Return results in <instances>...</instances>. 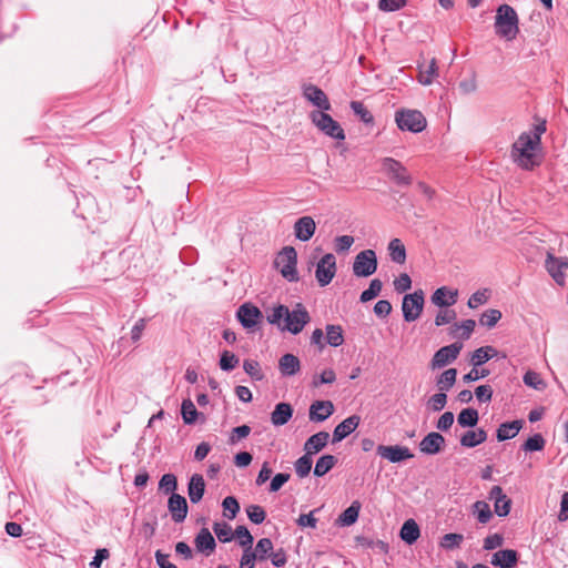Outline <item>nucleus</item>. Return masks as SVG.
<instances>
[{
  "label": "nucleus",
  "mask_w": 568,
  "mask_h": 568,
  "mask_svg": "<svg viewBox=\"0 0 568 568\" xmlns=\"http://www.w3.org/2000/svg\"><path fill=\"white\" fill-rule=\"evenodd\" d=\"M540 138L531 135V132H523L513 143L510 158L523 170H534L541 163Z\"/></svg>",
  "instance_id": "nucleus-1"
},
{
  "label": "nucleus",
  "mask_w": 568,
  "mask_h": 568,
  "mask_svg": "<svg viewBox=\"0 0 568 568\" xmlns=\"http://www.w3.org/2000/svg\"><path fill=\"white\" fill-rule=\"evenodd\" d=\"M519 19L516 10L509 4H500L496 10L495 29L499 36H516L519 32Z\"/></svg>",
  "instance_id": "nucleus-2"
},
{
  "label": "nucleus",
  "mask_w": 568,
  "mask_h": 568,
  "mask_svg": "<svg viewBox=\"0 0 568 568\" xmlns=\"http://www.w3.org/2000/svg\"><path fill=\"white\" fill-rule=\"evenodd\" d=\"M297 253L293 246H285L277 254L274 266L282 276L288 282H297L298 273H297Z\"/></svg>",
  "instance_id": "nucleus-3"
},
{
  "label": "nucleus",
  "mask_w": 568,
  "mask_h": 568,
  "mask_svg": "<svg viewBox=\"0 0 568 568\" xmlns=\"http://www.w3.org/2000/svg\"><path fill=\"white\" fill-rule=\"evenodd\" d=\"M395 122L399 130L419 133L427 126V120L418 110L400 109L395 112Z\"/></svg>",
  "instance_id": "nucleus-4"
},
{
  "label": "nucleus",
  "mask_w": 568,
  "mask_h": 568,
  "mask_svg": "<svg viewBox=\"0 0 568 568\" xmlns=\"http://www.w3.org/2000/svg\"><path fill=\"white\" fill-rule=\"evenodd\" d=\"M311 119L314 125L327 136L335 140L345 139V132L341 124L325 111H312Z\"/></svg>",
  "instance_id": "nucleus-5"
},
{
  "label": "nucleus",
  "mask_w": 568,
  "mask_h": 568,
  "mask_svg": "<svg viewBox=\"0 0 568 568\" xmlns=\"http://www.w3.org/2000/svg\"><path fill=\"white\" fill-rule=\"evenodd\" d=\"M425 304V294L423 290L406 294L403 297L402 311L405 322H415L423 313Z\"/></svg>",
  "instance_id": "nucleus-6"
},
{
  "label": "nucleus",
  "mask_w": 568,
  "mask_h": 568,
  "mask_svg": "<svg viewBox=\"0 0 568 568\" xmlns=\"http://www.w3.org/2000/svg\"><path fill=\"white\" fill-rule=\"evenodd\" d=\"M377 256L374 250L359 252L353 262V273L357 277H368L377 270Z\"/></svg>",
  "instance_id": "nucleus-7"
},
{
  "label": "nucleus",
  "mask_w": 568,
  "mask_h": 568,
  "mask_svg": "<svg viewBox=\"0 0 568 568\" xmlns=\"http://www.w3.org/2000/svg\"><path fill=\"white\" fill-rule=\"evenodd\" d=\"M382 168L384 173L397 185L408 186L413 180L407 169L393 158L382 159Z\"/></svg>",
  "instance_id": "nucleus-8"
},
{
  "label": "nucleus",
  "mask_w": 568,
  "mask_h": 568,
  "mask_svg": "<svg viewBox=\"0 0 568 568\" xmlns=\"http://www.w3.org/2000/svg\"><path fill=\"white\" fill-rule=\"evenodd\" d=\"M310 321L311 317L307 310L302 304H297L293 311L288 310V315H285L282 331H288L296 335L303 331Z\"/></svg>",
  "instance_id": "nucleus-9"
},
{
  "label": "nucleus",
  "mask_w": 568,
  "mask_h": 568,
  "mask_svg": "<svg viewBox=\"0 0 568 568\" xmlns=\"http://www.w3.org/2000/svg\"><path fill=\"white\" fill-rule=\"evenodd\" d=\"M463 349V343L455 342L450 345L440 347L433 356L430 361L432 369L445 367L453 363Z\"/></svg>",
  "instance_id": "nucleus-10"
},
{
  "label": "nucleus",
  "mask_w": 568,
  "mask_h": 568,
  "mask_svg": "<svg viewBox=\"0 0 568 568\" xmlns=\"http://www.w3.org/2000/svg\"><path fill=\"white\" fill-rule=\"evenodd\" d=\"M336 274V257L326 253L317 263L315 277L321 286L328 285Z\"/></svg>",
  "instance_id": "nucleus-11"
},
{
  "label": "nucleus",
  "mask_w": 568,
  "mask_h": 568,
  "mask_svg": "<svg viewBox=\"0 0 568 568\" xmlns=\"http://www.w3.org/2000/svg\"><path fill=\"white\" fill-rule=\"evenodd\" d=\"M236 317L244 328L251 329L262 321L263 314L255 305L244 303L237 308Z\"/></svg>",
  "instance_id": "nucleus-12"
},
{
  "label": "nucleus",
  "mask_w": 568,
  "mask_h": 568,
  "mask_svg": "<svg viewBox=\"0 0 568 568\" xmlns=\"http://www.w3.org/2000/svg\"><path fill=\"white\" fill-rule=\"evenodd\" d=\"M377 454L382 457L387 459L390 463H400L406 459H410L414 457V455L410 453L409 448L406 446H386V445H378L377 446Z\"/></svg>",
  "instance_id": "nucleus-13"
},
{
  "label": "nucleus",
  "mask_w": 568,
  "mask_h": 568,
  "mask_svg": "<svg viewBox=\"0 0 568 568\" xmlns=\"http://www.w3.org/2000/svg\"><path fill=\"white\" fill-rule=\"evenodd\" d=\"M303 95L307 101L317 106L320 109L318 111L331 110V103L328 101L327 95L318 87L314 84H304Z\"/></svg>",
  "instance_id": "nucleus-14"
},
{
  "label": "nucleus",
  "mask_w": 568,
  "mask_h": 568,
  "mask_svg": "<svg viewBox=\"0 0 568 568\" xmlns=\"http://www.w3.org/2000/svg\"><path fill=\"white\" fill-rule=\"evenodd\" d=\"M488 498L494 500V509L497 516L506 517L510 513L511 499L504 494L500 486H494Z\"/></svg>",
  "instance_id": "nucleus-15"
},
{
  "label": "nucleus",
  "mask_w": 568,
  "mask_h": 568,
  "mask_svg": "<svg viewBox=\"0 0 568 568\" xmlns=\"http://www.w3.org/2000/svg\"><path fill=\"white\" fill-rule=\"evenodd\" d=\"M546 268L557 284H559V285L565 284V280H566L565 273H566V271H568V261L567 260H565V261L559 260L548 253L547 260H546Z\"/></svg>",
  "instance_id": "nucleus-16"
},
{
  "label": "nucleus",
  "mask_w": 568,
  "mask_h": 568,
  "mask_svg": "<svg viewBox=\"0 0 568 568\" xmlns=\"http://www.w3.org/2000/svg\"><path fill=\"white\" fill-rule=\"evenodd\" d=\"M445 445V437L438 432L428 433L419 443V450L427 455L440 453Z\"/></svg>",
  "instance_id": "nucleus-17"
},
{
  "label": "nucleus",
  "mask_w": 568,
  "mask_h": 568,
  "mask_svg": "<svg viewBox=\"0 0 568 568\" xmlns=\"http://www.w3.org/2000/svg\"><path fill=\"white\" fill-rule=\"evenodd\" d=\"M334 413V405L331 400H315L308 409L311 422L321 423L326 420Z\"/></svg>",
  "instance_id": "nucleus-18"
},
{
  "label": "nucleus",
  "mask_w": 568,
  "mask_h": 568,
  "mask_svg": "<svg viewBox=\"0 0 568 568\" xmlns=\"http://www.w3.org/2000/svg\"><path fill=\"white\" fill-rule=\"evenodd\" d=\"M316 231V223L312 216L305 215L294 223L295 237L302 242L310 241Z\"/></svg>",
  "instance_id": "nucleus-19"
},
{
  "label": "nucleus",
  "mask_w": 568,
  "mask_h": 568,
  "mask_svg": "<svg viewBox=\"0 0 568 568\" xmlns=\"http://www.w3.org/2000/svg\"><path fill=\"white\" fill-rule=\"evenodd\" d=\"M168 509L175 523H182L187 516V501L183 496L172 494L168 501Z\"/></svg>",
  "instance_id": "nucleus-20"
},
{
  "label": "nucleus",
  "mask_w": 568,
  "mask_h": 568,
  "mask_svg": "<svg viewBox=\"0 0 568 568\" xmlns=\"http://www.w3.org/2000/svg\"><path fill=\"white\" fill-rule=\"evenodd\" d=\"M361 417L358 415H352L339 423L333 432V444L338 443L351 435L359 425Z\"/></svg>",
  "instance_id": "nucleus-21"
},
{
  "label": "nucleus",
  "mask_w": 568,
  "mask_h": 568,
  "mask_svg": "<svg viewBox=\"0 0 568 568\" xmlns=\"http://www.w3.org/2000/svg\"><path fill=\"white\" fill-rule=\"evenodd\" d=\"M519 560V555L514 549H500L493 554L490 564L499 568H514Z\"/></svg>",
  "instance_id": "nucleus-22"
},
{
  "label": "nucleus",
  "mask_w": 568,
  "mask_h": 568,
  "mask_svg": "<svg viewBox=\"0 0 568 568\" xmlns=\"http://www.w3.org/2000/svg\"><path fill=\"white\" fill-rule=\"evenodd\" d=\"M457 297V290H450L447 286H442L433 293L430 301L438 307H449L456 304Z\"/></svg>",
  "instance_id": "nucleus-23"
},
{
  "label": "nucleus",
  "mask_w": 568,
  "mask_h": 568,
  "mask_svg": "<svg viewBox=\"0 0 568 568\" xmlns=\"http://www.w3.org/2000/svg\"><path fill=\"white\" fill-rule=\"evenodd\" d=\"M293 407L288 403H278L271 413V423L278 427L288 423L293 416Z\"/></svg>",
  "instance_id": "nucleus-24"
},
{
  "label": "nucleus",
  "mask_w": 568,
  "mask_h": 568,
  "mask_svg": "<svg viewBox=\"0 0 568 568\" xmlns=\"http://www.w3.org/2000/svg\"><path fill=\"white\" fill-rule=\"evenodd\" d=\"M205 491V481L202 475L194 474L191 476L187 485V494L192 504H197Z\"/></svg>",
  "instance_id": "nucleus-25"
},
{
  "label": "nucleus",
  "mask_w": 568,
  "mask_h": 568,
  "mask_svg": "<svg viewBox=\"0 0 568 568\" xmlns=\"http://www.w3.org/2000/svg\"><path fill=\"white\" fill-rule=\"evenodd\" d=\"M329 434L327 432H318L312 435L304 444V450L308 455L321 452L328 443Z\"/></svg>",
  "instance_id": "nucleus-26"
},
{
  "label": "nucleus",
  "mask_w": 568,
  "mask_h": 568,
  "mask_svg": "<svg viewBox=\"0 0 568 568\" xmlns=\"http://www.w3.org/2000/svg\"><path fill=\"white\" fill-rule=\"evenodd\" d=\"M278 369L283 376H293L301 369V362L293 354H284L278 361Z\"/></svg>",
  "instance_id": "nucleus-27"
},
{
  "label": "nucleus",
  "mask_w": 568,
  "mask_h": 568,
  "mask_svg": "<svg viewBox=\"0 0 568 568\" xmlns=\"http://www.w3.org/2000/svg\"><path fill=\"white\" fill-rule=\"evenodd\" d=\"M195 547L197 551L210 555L214 551L216 542L207 528H202L195 537Z\"/></svg>",
  "instance_id": "nucleus-28"
},
{
  "label": "nucleus",
  "mask_w": 568,
  "mask_h": 568,
  "mask_svg": "<svg viewBox=\"0 0 568 568\" xmlns=\"http://www.w3.org/2000/svg\"><path fill=\"white\" fill-rule=\"evenodd\" d=\"M362 504L358 500H354L348 508H346L336 519L338 526H352L354 525L359 515Z\"/></svg>",
  "instance_id": "nucleus-29"
},
{
  "label": "nucleus",
  "mask_w": 568,
  "mask_h": 568,
  "mask_svg": "<svg viewBox=\"0 0 568 568\" xmlns=\"http://www.w3.org/2000/svg\"><path fill=\"white\" fill-rule=\"evenodd\" d=\"M420 536V529L414 519H407L399 531V537L407 545H413L417 541Z\"/></svg>",
  "instance_id": "nucleus-30"
},
{
  "label": "nucleus",
  "mask_w": 568,
  "mask_h": 568,
  "mask_svg": "<svg viewBox=\"0 0 568 568\" xmlns=\"http://www.w3.org/2000/svg\"><path fill=\"white\" fill-rule=\"evenodd\" d=\"M487 432L483 428H477L476 430H467L460 437V445L466 448H474L481 443L486 442Z\"/></svg>",
  "instance_id": "nucleus-31"
},
{
  "label": "nucleus",
  "mask_w": 568,
  "mask_h": 568,
  "mask_svg": "<svg viewBox=\"0 0 568 568\" xmlns=\"http://www.w3.org/2000/svg\"><path fill=\"white\" fill-rule=\"evenodd\" d=\"M523 427V420H513L500 424L496 437L498 442L514 438Z\"/></svg>",
  "instance_id": "nucleus-32"
},
{
  "label": "nucleus",
  "mask_w": 568,
  "mask_h": 568,
  "mask_svg": "<svg viewBox=\"0 0 568 568\" xmlns=\"http://www.w3.org/2000/svg\"><path fill=\"white\" fill-rule=\"evenodd\" d=\"M475 326L476 322L474 320H465L460 324H454L449 334L455 338L468 339Z\"/></svg>",
  "instance_id": "nucleus-33"
},
{
  "label": "nucleus",
  "mask_w": 568,
  "mask_h": 568,
  "mask_svg": "<svg viewBox=\"0 0 568 568\" xmlns=\"http://www.w3.org/2000/svg\"><path fill=\"white\" fill-rule=\"evenodd\" d=\"M457 369L448 368L436 378V387L439 392H448L456 383Z\"/></svg>",
  "instance_id": "nucleus-34"
},
{
  "label": "nucleus",
  "mask_w": 568,
  "mask_h": 568,
  "mask_svg": "<svg viewBox=\"0 0 568 568\" xmlns=\"http://www.w3.org/2000/svg\"><path fill=\"white\" fill-rule=\"evenodd\" d=\"M388 252L390 260L396 264H404L406 262V248L399 239H393L388 243Z\"/></svg>",
  "instance_id": "nucleus-35"
},
{
  "label": "nucleus",
  "mask_w": 568,
  "mask_h": 568,
  "mask_svg": "<svg viewBox=\"0 0 568 568\" xmlns=\"http://www.w3.org/2000/svg\"><path fill=\"white\" fill-rule=\"evenodd\" d=\"M497 354V351L493 346H481L477 348L470 358V363L474 367H478Z\"/></svg>",
  "instance_id": "nucleus-36"
},
{
  "label": "nucleus",
  "mask_w": 568,
  "mask_h": 568,
  "mask_svg": "<svg viewBox=\"0 0 568 568\" xmlns=\"http://www.w3.org/2000/svg\"><path fill=\"white\" fill-rule=\"evenodd\" d=\"M479 414L475 408H464L457 416V423L462 427H475L478 424Z\"/></svg>",
  "instance_id": "nucleus-37"
},
{
  "label": "nucleus",
  "mask_w": 568,
  "mask_h": 568,
  "mask_svg": "<svg viewBox=\"0 0 568 568\" xmlns=\"http://www.w3.org/2000/svg\"><path fill=\"white\" fill-rule=\"evenodd\" d=\"M326 343L332 347H338L344 343L343 328L341 325L327 324Z\"/></svg>",
  "instance_id": "nucleus-38"
},
{
  "label": "nucleus",
  "mask_w": 568,
  "mask_h": 568,
  "mask_svg": "<svg viewBox=\"0 0 568 568\" xmlns=\"http://www.w3.org/2000/svg\"><path fill=\"white\" fill-rule=\"evenodd\" d=\"M336 463L337 458L334 455H323L316 462L314 475L316 477H323L336 465Z\"/></svg>",
  "instance_id": "nucleus-39"
},
{
  "label": "nucleus",
  "mask_w": 568,
  "mask_h": 568,
  "mask_svg": "<svg viewBox=\"0 0 568 568\" xmlns=\"http://www.w3.org/2000/svg\"><path fill=\"white\" fill-rule=\"evenodd\" d=\"M181 414L183 422L187 425L194 424L199 417V412L190 398L182 402Z\"/></svg>",
  "instance_id": "nucleus-40"
},
{
  "label": "nucleus",
  "mask_w": 568,
  "mask_h": 568,
  "mask_svg": "<svg viewBox=\"0 0 568 568\" xmlns=\"http://www.w3.org/2000/svg\"><path fill=\"white\" fill-rule=\"evenodd\" d=\"M273 550V542L270 538H262L257 541L253 549V555L258 561H263L270 557Z\"/></svg>",
  "instance_id": "nucleus-41"
},
{
  "label": "nucleus",
  "mask_w": 568,
  "mask_h": 568,
  "mask_svg": "<svg viewBox=\"0 0 568 568\" xmlns=\"http://www.w3.org/2000/svg\"><path fill=\"white\" fill-rule=\"evenodd\" d=\"M351 109L353 110L354 114L357 115L362 122L365 124H373L374 123V116L371 113V111L364 105L361 101H352L351 102Z\"/></svg>",
  "instance_id": "nucleus-42"
},
{
  "label": "nucleus",
  "mask_w": 568,
  "mask_h": 568,
  "mask_svg": "<svg viewBox=\"0 0 568 568\" xmlns=\"http://www.w3.org/2000/svg\"><path fill=\"white\" fill-rule=\"evenodd\" d=\"M382 288H383V283L381 280H378V278L372 280L368 288L362 292V294L359 296V301L362 303H367V302L374 300L376 296L379 295Z\"/></svg>",
  "instance_id": "nucleus-43"
},
{
  "label": "nucleus",
  "mask_w": 568,
  "mask_h": 568,
  "mask_svg": "<svg viewBox=\"0 0 568 568\" xmlns=\"http://www.w3.org/2000/svg\"><path fill=\"white\" fill-rule=\"evenodd\" d=\"M313 459L312 456L308 454H304L302 457H300L295 463V473L300 478L306 477L312 469Z\"/></svg>",
  "instance_id": "nucleus-44"
},
{
  "label": "nucleus",
  "mask_w": 568,
  "mask_h": 568,
  "mask_svg": "<svg viewBox=\"0 0 568 568\" xmlns=\"http://www.w3.org/2000/svg\"><path fill=\"white\" fill-rule=\"evenodd\" d=\"M473 509H474V514L477 515V520L480 524H487L493 517L490 507L486 501H483V500L476 501L473 505Z\"/></svg>",
  "instance_id": "nucleus-45"
},
{
  "label": "nucleus",
  "mask_w": 568,
  "mask_h": 568,
  "mask_svg": "<svg viewBox=\"0 0 568 568\" xmlns=\"http://www.w3.org/2000/svg\"><path fill=\"white\" fill-rule=\"evenodd\" d=\"M240 363V358L230 351H223L220 357V368L225 372L234 369Z\"/></svg>",
  "instance_id": "nucleus-46"
},
{
  "label": "nucleus",
  "mask_w": 568,
  "mask_h": 568,
  "mask_svg": "<svg viewBox=\"0 0 568 568\" xmlns=\"http://www.w3.org/2000/svg\"><path fill=\"white\" fill-rule=\"evenodd\" d=\"M437 75V62L433 58L427 69H420L418 74V81L424 85H429L433 79Z\"/></svg>",
  "instance_id": "nucleus-47"
},
{
  "label": "nucleus",
  "mask_w": 568,
  "mask_h": 568,
  "mask_svg": "<svg viewBox=\"0 0 568 568\" xmlns=\"http://www.w3.org/2000/svg\"><path fill=\"white\" fill-rule=\"evenodd\" d=\"M213 531L221 542H230L233 539L232 528L226 523H214Z\"/></svg>",
  "instance_id": "nucleus-48"
},
{
  "label": "nucleus",
  "mask_w": 568,
  "mask_h": 568,
  "mask_svg": "<svg viewBox=\"0 0 568 568\" xmlns=\"http://www.w3.org/2000/svg\"><path fill=\"white\" fill-rule=\"evenodd\" d=\"M239 539V545L244 549L252 548L253 536L245 526H237L234 530L233 537Z\"/></svg>",
  "instance_id": "nucleus-49"
},
{
  "label": "nucleus",
  "mask_w": 568,
  "mask_h": 568,
  "mask_svg": "<svg viewBox=\"0 0 568 568\" xmlns=\"http://www.w3.org/2000/svg\"><path fill=\"white\" fill-rule=\"evenodd\" d=\"M500 318H501V312L499 310L489 308L481 314V316L479 318V323L483 326H487L488 328H491L498 323V321Z\"/></svg>",
  "instance_id": "nucleus-50"
},
{
  "label": "nucleus",
  "mask_w": 568,
  "mask_h": 568,
  "mask_svg": "<svg viewBox=\"0 0 568 568\" xmlns=\"http://www.w3.org/2000/svg\"><path fill=\"white\" fill-rule=\"evenodd\" d=\"M178 479L173 474H164L159 481V489L164 494H175Z\"/></svg>",
  "instance_id": "nucleus-51"
},
{
  "label": "nucleus",
  "mask_w": 568,
  "mask_h": 568,
  "mask_svg": "<svg viewBox=\"0 0 568 568\" xmlns=\"http://www.w3.org/2000/svg\"><path fill=\"white\" fill-rule=\"evenodd\" d=\"M447 404V395L446 393L438 392L430 396L427 400V408L433 412H440L445 408Z\"/></svg>",
  "instance_id": "nucleus-52"
},
{
  "label": "nucleus",
  "mask_w": 568,
  "mask_h": 568,
  "mask_svg": "<svg viewBox=\"0 0 568 568\" xmlns=\"http://www.w3.org/2000/svg\"><path fill=\"white\" fill-rule=\"evenodd\" d=\"M243 368L247 375L251 376L254 381H262L264 378V374L261 369L258 362L253 359H245L243 363Z\"/></svg>",
  "instance_id": "nucleus-53"
},
{
  "label": "nucleus",
  "mask_w": 568,
  "mask_h": 568,
  "mask_svg": "<svg viewBox=\"0 0 568 568\" xmlns=\"http://www.w3.org/2000/svg\"><path fill=\"white\" fill-rule=\"evenodd\" d=\"M545 439L540 434H535L530 436L523 445V449L525 452H539L545 447Z\"/></svg>",
  "instance_id": "nucleus-54"
},
{
  "label": "nucleus",
  "mask_w": 568,
  "mask_h": 568,
  "mask_svg": "<svg viewBox=\"0 0 568 568\" xmlns=\"http://www.w3.org/2000/svg\"><path fill=\"white\" fill-rule=\"evenodd\" d=\"M285 315H288V307L285 305H277L273 308V312L267 315V322L273 325H277L282 329L281 321H285Z\"/></svg>",
  "instance_id": "nucleus-55"
},
{
  "label": "nucleus",
  "mask_w": 568,
  "mask_h": 568,
  "mask_svg": "<svg viewBox=\"0 0 568 568\" xmlns=\"http://www.w3.org/2000/svg\"><path fill=\"white\" fill-rule=\"evenodd\" d=\"M246 514L248 519L255 525L262 524L266 518L265 510L258 505H250L246 508Z\"/></svg>",
  "instance_id": "nucleus-56"
},
{
  "label": "nucleus",
  "mask_w": 568,
  "mask_h": 568,
  "mask_svg": "<svg viewBox=\"0 0 568 568\" xmlns=\"http://www.w3.org/2000/svg\"><path fill=\"white\" fill-rule=\"evenodd\" d=\"M464 540V536L460 534L449 532L443 536L440 546L445 549L458 548Z\"/></svg>",
  "instance_id": "nucleus-57"
},
{
  "label": "nucleus",
  "mask_w": 568,
  "mask_h": 568,
  "mask_svg": "<svg viewBox=\"0 0 568 568\" xmlns=\"http://www.w3.org/2000/svg\"><path fill=\"white\" fill-rule=\"evenodd\" d=\"M523 379L527 386L532 387L535 389L540 390L546 387V383L541 379L540 375L534 371H528L524 375Z\"/></svg>",
  "instance_id": "nucleus-58"
},
{
  "label": "nucleus",
  "mask_w": 568,
  "mask_h": 568,
  "mask_svg": "<svg viewBox=\"0 0 568 568\" xmlns=\"http://www.w3.org/2000/svg\"><path fill=\"white\" fill-rule=\"evenodd\" d=\"M222 506L225 511H229V514H224L229 519H234L236 514L240 511V504L233 496L225 497L222 501Z\"/></svg>",
  "instance_id": "nucleus-59"
},
{
  "label": "nucleus",
  "mask_w": 568,
  "mask_h": 568,
  "mask_svg": "<svg viewBox=\"0 0 568 568\" xmlns=\"http://www.w3.org/2000/svg\"><path fill=\"white\" fill-rule=\"evenodd\" d=\"M457 317L456 311L450 308L440 310L435 317V325L443 326L454 322Z\"/></svg>",
  "instance_id": "nucleus-60"
},
{
  "label": "nucleus",
  "mask_w": 568,
  "mask_h": 568,
  "mask_svg": "<svg viewBox=\"0 0 568 568\" xmlns=\"http://www.w3.org/2000/svg\"><path fill=\"white\" fill-rule=\"evenodd\" d=\"M291 478V475L288 473H278L276 474L270 484L268 491L270 493H276L278 491L284 484H286Z\"/></svg>",
  "instance_id": "nucleus-61"
},
{
  "label": "nucleus",
  "mask_w": 568,
  "mask_h": 568,
  "mask_svg": "<svg viewBox=\"0 0 568 568\" xmlns=\"http://www.w3.org/2000/svg\"><path fill=\"white\" fill-rule=\"evenodd\" d=\"M412 287V280L408 274L402 273L394 281V288L397 293H404Z\"/></svg>",
  "instance_id": "nucleus-62"
},
{
  "label": "nucleus",
  "mask_w": 568,
  "mask_h": 568,
  "mask_svg": "<svg viewBox=\"0 0 568 568\" xmlns=\"http://www.w3.org/2000/svg\"><path fill=\"white\" fill-rule=\"evenodd\" d=\"M336 379L335 372L331 368L323 371L320 376H315L313 379V386L318 387L321 384H332Z\"/></svg>",
  "instance_id": "nucleus-63"
},
{
  "label": "nucleus",
  "mask_w": 568,
  "mask_h": 568,
  "mask_svg": "<svg viewBox=\"0 0 568 568\" xmlns=\"http://www.w3.org/2000/svg\"><path fill=\"white\" fill-rule=\"evenodd\" d=\"M455 416L453 412H445L437 420L436 428L440 432H447L454 424Z\"/></svg>",
  "instance_id": "nucleus-64"
}]
</instances>
